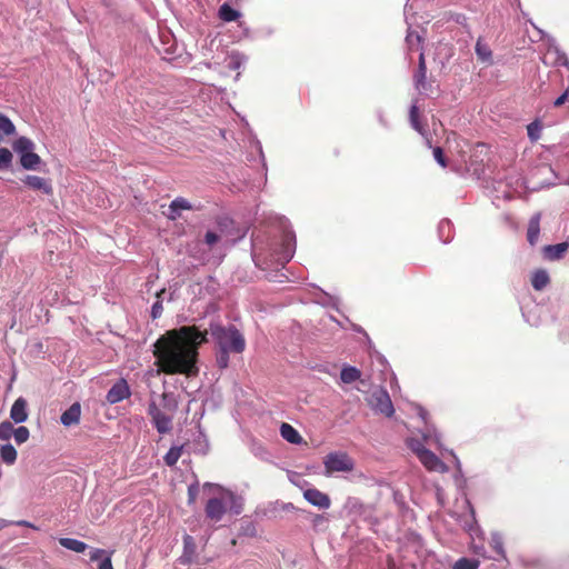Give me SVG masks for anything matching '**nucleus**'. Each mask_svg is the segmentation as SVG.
Returning a JSON list of instances; mask_svg holds the SVG:
<instances>
[{
    "label": "nucleus",
    "mask_w": 569,
    "mask_h": 569,
    "mask_svg": "<svg viewBox=\"0 0 569 569\" xmlns=\"http://www.w3.org/2000/svg\"><path fill=\"white\" fill-rule=\"evenodd\" d=\"M467 529H468L469 532H471L473 530V526L470 525V526L467 527Z\"/></svg>",
    "instance_id": "58"
},
{
    "label": "nucleus",
    "mask_w": 569,
    "mask_h": 569,
    "mask_svg": "<svg viewBox=\"0 0 569 569\" xmlns=\"http://www.w3.org/2000/svg\"><path fill=\"white\" fill-rule=\"evenodd\" d=\"M540 213H536L531 217L528 226L527 238L530 244H535L538 241L540 233Z\"/></svg>",
    "instance_id": "16"
},
{
    "label": "nucleus",
    "mask_w": 569,
    "mask_h": 569,
    "mask_svg": "<svg viewBox=\"0 0 569 569\" xmlns=\"http://www.w3.org/2000/svg\"><path fill=\"white\" fill-rule=\"evenodd\" d=\"M451 455H452V456H453V458L456 459V463H457V466L459 467L460 462H459L458 458H457L452 452H451Z\"/></svg>",
    "instance_id": "57"
},
{
    "label": "nucleus",
    "mask_w": 569,
    "mask_h": 569,
    "mask_svg": "<svg viewBox=\"0 0 569 569\" xmlns=\"http://www.w3.org/2000/svg\"><path fill=\"white\" fill-rule=\"evenodd\" d=\"M409 120H410L412 128L415 130H417L418 132L422 133V127L419 122L418 107L416 103H413L410 108Z\"/></svg>",
    "instance_id": "35"
},
{
    "label": "nucleus",
    "mask_w": 569,
    "mask_h": 569,
    "mask_svg": "<svg viewBox=\"0 0 569 569\" xmlns=\"http://www.w3.org/2000/svg\"><path fill=\"white\" fill-rule=\"evenodd\" d=\"M13 433V426L9 421H3L0 423V439L9 440Z\"/></svg>",
    "instance_id": "37"
},
{
    "label": "nucleus",
    "mask_w": 569,
    "mask_h": 569,
    "mask_svg": "<svg viewBox=\"0 0 569 569\" xmlns=\"http://www.w3.org/2000/svg\"><path fill=\"white\" fill-rule=\"evenodd\" d=\"M130 396V389L126 380L116 382L107 393V401L111 405L118 403Z\"/></svg>",
    "instance_id": "10"
},
{
    "label": "nucleus",
    "mask_w": 569,
    "mask_h": 569,
    "mask_svg": "<svg viewBox=\"0 0 569 569\" xmlns=\"http://www.w3.org/2000/svg\"><path fill=\"white\" fill-rule=\"evenodd\" d=\"M34 149V143L26 137H20L13 142V150L20 156Z\"/></svg>",
    "instance_id": "23"
},
{
    "label": "nucleus",
    "mask_w": 569,
    "mask_h": 569,
    "mask_svg": "<svg viewBox=\"0 0 569 569\" xmlns=\"http://www.w3.org/2000/svg\"><path fill=\"white\" fill-rule=\"evenodd\" d=\"M99 569H113L111 563V556H106L99 563Z\"/></svg>",
    "instance_id": "48"
},
{
    "label": "nucleus",
    "mask_w": 569,
    "mask_h": 569,
    "mask_svg": "<svg viewBox=\"0 0 569 569\" xmlns=\"http://www.w3.org/2000/svg\"><path fill=\"white\" fill-rule=\"evenodd\" d=\"M182 447H172L164 456V462L167 466L172 467L177 463L181 457Z\"/></svg>",
    "instance_id": "30"
},
{
    "label": "nucleus",
    "mask_w": 569,
    "mask_h": 569,
    "mask_svg": "<svg viewBox=\"0 0 569 569\" xmlns=\"http://www.w3.org/2000/svg\"><path fill=\"white\" fill-rule=\"evenodd\" d=\"M407 44L411 50L415 46H418L421 42V37L419 33L409 30L406 37Z\"/></svg>",
    "instance_id": "40"
},
{
    "label": "nucleus",
    "mask_w": 569,
    "mask_h": 569,
    "mask_svg": "<svg viewBox=\"0 0 569 569\" xmlns=\"http://www.w3.org/2000/svg\"><path fill=\"white\" fill-rule=\"evenodd\" d=\"M418 413H419V416L421 417L422 420H426L427 411L423 408L419 407L418 408Z\"/></svg>",
    "instance_id": "52"
},
{
    "label": "nucleus",
    "mask_w": 569,
    "mask_h": 569,
    "mask_svg": "<svg viewBox=\"0 0 569 569\" xmlns=\"http://www.w3.org/2000/svg\"><path fill=\"white\" fill-rule=\"evenodd\" d=\"M560 181L566 183V184H569V176L568 177H561Z\"/></svg>",
    "instance_id": "54"
},
{
    "label": "nucleus",
    "mask_w": 569,
    "mask_h": 569,
    "mask_svg": "<svg viewBox=\"0 0 569 569\" xmlns=\"http://www.w3.org/2000/svg\"><path fill=\"white\" fill-rule=\"evenodd\" d=\"M239 12L234 9H232L229 4L227 3H223L220 8H219V17L221 20L226 21V22H231V21H234L239 18Z\"/></svg>",
    "instance_id": "24"
},
{
    "label": "nucleus",
    "mask_w": 569,
    "mask_h": 569,
    "mask_svg": "<svg viewBox=\"0 0 569 569\" xmlns=\"http://www.w3.org/2000/svg\"><path fill=\"white\" fill-rule=\"evenodd\" d=\"M41 158L32 151L20 156V163L27 170H34L40 164Z\"/></svg>",
    "instance_id": "20"
},
{
    "label": "nucleus",
    "mask_w": 569,
    "mask_h": 569,
    "mask_svg": "<svg viewBox=\"0 0 569 569\" xmlns=\"http://www.w3.org/2000/svg\"><path fill=\"white\" fill-rule=\"evenodd\" d=\"M280 247L274 249L277 261L284 266L288 263L296 251V236L292 230H284L281 237Z\"/></svg>",
    "instance_id": "5"
},
{
    "label": "nucleus",
    "mask_w": 569,
    "mask_h": 569,
    "mask_svg": "<svg viewBox=\"0 0 569 569\" xmlns=\"http://www.w3.org/2000/svg\"><path fill=\"white\" fill-rule=\"evenodd\" d=\"M12 161V153L7 148H0V169L8 168Z\"/></svg>",
    "instance_id": "38"
},
{
    "label": "nucleus",
    "mask_w": 569,
    "mask_h": 569,
    "mask_svg": "<svg viewBox=\"0 0 569 569\" xmlns=\"http://www.w3.org/2000/svg\"><path fill=\"white\" fill-rule=\"evenodd\" d=\"M17 526H23V527H29V528H32V529H37V527L34 525H32L31 522L27 521V520H19L16 522Z\"/></svg>",
    "instance_id": "50"
},
{
    "label": "nucleus",
    "mask_w": 569,
    "mask_h": 569,
    "mask_svg": "<svg viewBox=\"0 0 569 569\" xmlns=\"http://www.w3.org/2000/svg\"><path fill=\"white\" fill-rule=\"evenodd\" d=\"M12 436L18 445H22L29 439L30 432L27 427L21 426L17 429L13 428Z\"/></svg>",
    "instance_id": "34"
},
{
    "label": "nucleus",
    "mask_w": 569,
    "mask_h": 569,
    "mask_svg": "<svg viewBox=\"0 0 569 569\" xmlns=\"http://www.w3.org/2000/svg\"><path fill=\"white\" fill-rule=\"evenodd\" d=\"M208 331L201 332L196 327L183 326L167 331L154 342L153 355L159 371L167 375H198V347L207 341Z\"/></svg>",
    "instance_id": "1"
},
{
    "label": "nucleus",
    "mask_w": 569,
    "mask_h": 569,
    "mask_svg": "<svg viewBox=\"0 0 569 569\" xmlns=\"http://www.w3.org/2000/svg\"><path fill=\"white\" fill-rule=\"evenodd\" d=\"M409 447L417 455L418 458L420 457L421 451L427 450V448H425L421 441L415 439H411L409 441Z\"/></svg>",
    "instance_id": "42"
},
{
    "label": "nucleus",
    "mask_w": 569,
    "mask_h": 569,
    "mask_svg": "<svg viewBox=\"0 0 569 569\" xmlns=\"http://www.w3.org/2000/svg\"><path fill=\"white\" fill-rule=\"evenodd\" d=\"M340 378L345 383H351L360 378V371L355 367H345L341 370Z\"/></svg>",
    "instance_id": "26"
},
{
    "label": "nucleus",
    "mask_w": 569,
    "mask_h": 569,
    "mask_svg": "<svg viewBox=\"0 0 569 569\" xmlns=\"http://www.w3.org/2000/svg\"><path fill=\"white\" fill-rule=\"evenodd\" d=\"M148 413L159 433H168L172 429V415L164 413L154 401L149 403Z\"/></svg>",
    "instance_id": "7"
},
{
    "label": "nucleus",
    "mask_w": 569,
    "mask_h": 569,
    "mask_svg": "<svg viewBox=\"0 0 569 569\" xmlns=\"http://www.w3.org/2000/svg\"><path fill=\"white\" fill-rule=\"evenodd\" d=\"M418 67H420V68H427V66H426V59H425V53H423V52H420V54H419V63H418Z\"/></svg>",
    "instance_id": "51"
},
{
    "label": "nucleus",
    "mask_w": 569,
    "mask_h": 569,
    "mask_svg": "<svg viewBox=\"0 0 569 569\" xmlns=\"http://www.w3.org/2000/svg\"><path fill=\"white\" fill-rule=\"evenodd\" d=\"M542 126L539 120H535L527 126V133L531 141H537L541 137Z\"/></svg>",
    "instance_id": "29"
},
{
    "label": "nucleus",
    "mask_w": 569,
    "mask_h": 569,
    "mask_svg": "<svg viewBox=\"0 0 569 569\" xmlns=\"http://www.w3.org/2000/svg\"><path fill=\"white\" fill-rule=\"evenodd\" d=\"M199 488L197 483L190 485L188 488V496H189V503H193L197 495H198Z\"/></svg>",
    "instance_id": "46"
},
{
    "label": "nucleus",
    "mask_w": 569,
    "mask_h": 569,
    "mask_svg": "<svg viewBox=\"0 0 569 569\" xmlns=\"http://www.w3.org/2000/svg\"><path fill=\"white\" fill-rule=\"evenodd\" d=\"M164 293H166L164 289L160 290L157 293V300H156V302L151 307V317L153 319H157V318H159L162 315L163 307H162L161 296L164 295Z\"/></svg>",
    "instance_id": "33"
},
{
    "label": "nucleus",
    "mask_w": 569,
    "mask_h": 569,
    "mask_svg": "<svg viewBox=\"0 0 569 569\" xmlns=\"http://www.w3.org/2000/svg\"><path fill=\"white\" fill-rule=\"evenodd\" d=\"M281 437L292 445H299L302 441V437L299 432L289 423L283 422L280 427Z\"/></svg>",
    "instance_id": "17"
},
{
    "label": "nucleus",
    "mask_w": 569,
    "mask_h": 569,
    "mask_svg": "<svg viewBox=\"0 0 569 569\" xmlns=\"http://www.w3.org/2000/svg\"><path fill=\"white\" fill-rule=\"evenodd\" d=\"M81 407L78 402L72 403L62 415L60 421L63 426L77 425L80 420Z\"/></svg>",
    "instance_id": "14"
},
{
    "label": "nucleus",
    "mask_w": 569,
    "mask_h": 569,
    "mask_svg": "<svg viewBox=\"0 0 569 569\" xmlns=\"http://www.w3.org/2000/svg\"><path fill=\"white\" fill-rule=\"evenodd\" d=\"M490 546L500 557L505 558L502 537L498 532L491 535Z\"/></svg>",
    "instance_id": "32"
},
{
    "label": "nucleus",
    "mask_w": 569,
    "mask_h": 569,
    "mask_svg": "<svg viewBox=\"0 0 569 569\" xmlns=\"http://www.w3.org/2000/svg\"><path fill=\"white\" fill-rule=\"evenodd\" d=\"M425 440L429 441L431 439H433V442L439 445L440 442V438H439V435L437 433L436 430H429L428 429V432L423 436Z\"/></svg>",
    "instance_id": "47"
},
{
    "label": "nucleus",
    "mask_w": 569,
    "mask_h": 569,
    "mask_svg": "<svg viewBox=\"0 0 569 569\" xmlns=\"http://www.w3.org/2000/svg\"><path fill=\"white\" fill-rule=\"evenodd\" d=\"M23 182L33 190H41L46 194L52 193V186L50 180L42 177L28 174L23 179Z\"/></svg>",
    "instance_id": "12"
},
{
    "label": "nucleus",
    "mask_w": 569,
    "mask_h": 569,
    "mask_svg": "<svg viewBox=\"0 0 569 569\" xmlns=\"http://www.w3.org/2000/svg\"><path fill=\"white\" fill-rule=\"evenodd\" d=\"M369 403L376 412L387 417H391L395 412L391 399L386 390L380 389L372 392Z\"/></svg>",
    "instance_id": "8"
},
{
    "label": "nucleus",
    "mask_w": 569,
    "mask_h": 569,
    "mask_svg": "<svg viewBox=\"0 0 569 569\" xmlns=\"http://www.w3.org/2000/svg\"><path fill=\"white\" fill-rule=\"evenodd\" d=\"M450 228H451V224H450V222L448 220H442L439 223V232L440 233L450 231Z\"/></svg>",
    "instance_id": "49"
},
{
    "label": "nucleus",
    "mask_w": 569,
    "mask_h": 569,
    "mask_svg": "<svg viewBox=\"0 0 569 569\" xmlns=\"http://www.w3.org/2000/svg\"><path fill=\"white\" fill-rule=\"evenodd\" d=\"M106 556H111L110 553H108L106 550L103 549H92L90 551V560L91 561H101Z\"/></svg>",
    "instance_id": "43"
},
{
    "label": "nucleus",
    "mask_w": 569,
    "mask_h": 569,
    "mask_svg": "<svg viewBox=\"0 0 569 569\" xmlns=\"http://www.w3.org/2000/svg\"><path fill=\"white\" fill-rule=\"evenodd\" d=\"M476 53L478 59L481 60L482 62H491V50L481 40H478L476 43Z\"/></svg>",
    "instance_id": "25"
},
{
    "label": "nucleus",
    "mask_w": 569,
    "mask_h": 569,
    "mask_svg": "<svg viewBox=\"0 0 569 569\" xmlns=\"http://www.w3.org/2000/svg\"><path fill=\"white\" fill-rule=\"evenodd\" d=\"M231 351L219 350L217 353V365L220 369H226L229 366V353Z\"/></svg>",
    "instance_id": "39"
},
{
    "label": "nucleus",
    "mask_w": 569,
    "mask_h": 569,
    "mask_svg": "<svg viewBox=\"0 0 569 569\" xmlns=\"http://www.w3.org/2000/svg\"><path fill=\"white\" fill-rule=\"evenodd\" d=\"M242 63H243V59L239 53H232L231 56H229V60H228L229 69L237 70L241 67Z\"/></svg>",
    "instance_id": "41"
},
{
    "label": "nucleus",
    "mask_w": 569,
    "mask_h": 569,
    "mask_svg": "<svg viewBox=\"0 0 569 569\" xmlns=\"http://www.w3.org/2000/svg\"><path fill=\"white\" fill-rule=\"evenodd\" d=\"M433 157H435L436 161L441 167H446L447 166L446 159H445V156H443V152H442L441 148L437 147V148L433 149Z\"/></svg>",
    "instance_id": "45"
},
{
    "label": "nucleus",
    "mask_w": 569,
    "mask_h": 569,
    "mask_svg": "<svg viewBox=\"0 0 569 569\" xmlns=\"http://www.w3.org/2000/svg\"><path fill=\"white\" fill-rule=\"evenodd\" d=\"M17 450L10 443L3 445L0 448V457L1 460L7 465H13L17 460Z\"/></svg>",
    "instance_id": "22"
},
{
    "label": "nucleus",
    "mask_w": 569,
    "mask_h": 569,
    "mask_svg": "<svg viewBox=\"0 0 569 569\" xmlns=\"http://www.w3.org/2000/svg\"><path fill=\"white\" fill-rule=\"evenodd\" d=\"M416 89L420 92L427 90V68L418 67L417 72L413 76Z\"/></svg>",
    "instance_id": "27"
},
{
    "label": "nucleus",
    "mask_w": 569,
    "mask_h": 569,
    "mask_svg": "<svg viewBox=\"0 0 569 569\" xmlns=\"http://www.w3.org/2000/svg\"><path fill=\"white\" fill-rule=\"evenodd\" d=\"M234 500L232 492L222 490L221 498H211L206 505V515L213 521H220L226 513L227 506Z\"/></svg>",
    "instance_id": "3"
},
{
    "label": "nucleus",
    "mask_w": 569,
    "mask_h": 569,
    "mask_svg": "<svg viewBox=\"0 0 569 569\" xmlns=\"http://www.w3.org/2000/svg\"><path fill=\"white\" fill-rule=\"evenodd\" d=\"M204 488H210V489H211V488H214V489H217V490H221V488H220V487L214 486V485H211V483H206V485H204Z\"/></svg>",
    "instance_id": "53"
},
{
    "label": "nucleus",
    "mask_w": 569,
    "mask_h": 569,
    "mask_svg": "<svg viewBox=\"0 0 569 569\" xmlns=\"http://www.w3.org/2000/svg\"><path fill=\"white\" fill-rule=\"evenodd\" d=\"M419 460L429 471L445 473L449 470L448 466L428 449L421 451Z\"/></svg>",
    "instance_id": "9"
},
{
    "label": "nucleus",
    "mask_w": 569,
    "mask_h": 569,
    "mask_svg": "<svg viewBox=\"0 0 569 569\" xmlns=\"http://www.w3.org/2000/svg\"><path fill=\"white\" fill-rule=\"evenodd\" d=\"M240 511H241V508H240V507H237V508L233 510V512H234V513H237V515H238V513H240Z\"/></svg>",
    "instance_id": "56"
},
{
    "label": "nucleus",
    "mask_w": 569,
    "mask_h": 569,
    "mask_svg": "<svg viewBox=\"0 0 569 569\" xmlns=\"http://www.w3.org/2000/svg\"><path fill=\"white\" fill-rule=\"evenodd\" d=\"M16 131L12 121L4 114L0 113V133L3 136H11Z\"/></svg>",
    "instance_id": "28"
},
{
    "label": "nucleus",
    "mask_w": 569,
    "mask_h": 569,
    "mask_svg": "<svg viewBox=\"0 0 569 569\" xmlns=\"http://www.w3.org/2000/svg\"><path fill=\"white\" fill-rule=\"evenodd\" d=\"M543 44L547 47L542 54V62L546 66H565L569 68V60L566 54L559 49L553 38L548 37L543 40Z\"/></svg>",
    "instance_id": "6"
},
{
    "label": "nucleus",
    "mask_w": 569,
    "mask_h": 569,
    "mask_svg": "<svg viewBox=\"0 0 569 569\" xmlns=\"http://www.w3.org/2000/svg\"><path fill=\"white\" fill-rule=\"evenodd\" d=\"M220 239V236L217 234L216 232L213 231H208L204 236V242L209 246V247H212L214 243L218 242V240Z\"/></svg>",
    "instance_id": "44"
},
{
    "label": "nucleus",
    "mask_w": 569,
    "mask_h": 569,
    "mask_svg": "<svg viewBox=\"0 0 569 569\" xmlns=\"http://www.w3.org/2000/svg\"><path fill=\"white\" fill-rule=\"evenodd\" d=\"M209 332L219 350L241 353L246 348L243 336L233 326L223 327L219 323H211Z\"/></svg>",
    "instance_id": "2"
},
{
    "label": "nucleus",
    "mask_w": 569,
    "mask_h": 569,
    "mask_svg": "<svg viewBox=\"0 0 569 569\" xmlns=\"http://www.w3.org/2000/svg\"><path fill=\"white\" fill-rule=\"evenodd\" d=\"M542 170H546V171H551V168L549 167H543Z\"/></svg>",
    "instance_id": "59"
},
{
    "label": "nucleus",
    "mask_w": 569,
    "mask_h": 569,
    "mask_svg": "<svg viewBox=\"0 0 569 569\" xmlns=\"http://www.w3.org/2000/svg\"><path fill=\"white\" fill-rule=\"evenodd\" d=\"M327 473L350 472L355 468L353 460L345 452H331L323 461Z\"/></svg>",
    "instance_id": "4"
},
{
    "label": "nucleus",
    "mask_w": 569,
    "mask_h": 569,
    "mask_svg": "<svg viewBox=\"0 0 569 569\" xmlns=\"http://www.w3.org/2000/svg\"><path fill=\"white\" fill-rule=\"evenodd\" d=\"M190 209H192L191 203L187 199L178 197L170 203L168 217L171 220H176L180 216L181 210Z\"/></svg>",
    "instance_id": "15"
},
{
    "label": "nucleus",
    "mask_w": 569,
    "mask_h": 569,
    "mask_svg": "<svg viewBox=\"0 0 569 569\" xmlns=\"http://www.w3.org/2000/svg\"><path fill=\"white\" fill-rule=\"evenodd\" d=\"M567 242H561L545 248V256L549 260H559L568 249Z\"/></svg>",
    "instance_id": "18"
},
{
    "label": "nucleus",
    "mask_w": 569,
    "mask_h": 569,
    "mask_svg": "<svg viewBox=\"0 0 569 569\" xmlns=\"http://www.w3.org/2000/svg\"><path fill=\"white\" fill-rule=\"evenodd\" d=\"M303 497L309 503L320 509H328L331 503L329 496L316 488L305 490Z\"/></svg>",
    "instance_id": "11"
},
{
    "label": "nucleus",
    "mask_w": 569,
    "mask_h": 569,
    "mask_svg": "<svg viewBox=\"0 0 569 569\" xmlns=\"http://www.w3.org/2000/svg\"><path fill=\"white\" fill-rule=\"evenodd\" d=\"M549 281L550 279L548 272L542 269L535 271L531 278V284L538 291L543 290Z\"/></svg>",
    "instance_id": "19"
},
{
    "label": "nucleus",
    "mask_w": 569,
    "mask_h": 569,
    "mask_svg": "<svg viewBox=\"0 0 569 569\" xmlns=\"http://www.w3.org/2000/svg\"><path fill=\"white\" fill-rule=\"evenodd\" d=\"M2 139H3V137H2V134L0 133V142L2 141Z\"/></svg>",
    "instance_id": "60"
},
{
    "label": "nucleus",
    "mask_w": 569,
    "mask_h": 569,
    "mask_svg": "<svg viewBox=\"0 0 569 569\" xmlns=\"http://www.w3.org/2000/svg\"><path fill=\"white\" fill-rule=\"evenodd\" d=\"M59 543L66 549L78 553L86 551V549L88 548V546L83 541L73 538H60Z\"/></svg>",
    "instance_id": "21"
},
{
    "label": "nucleus",
    "mask_w": 569,
    "mask_h": 569,
    "mask_svg": "<svg viewBox=\"0 0 569 569\" xmlns=\"http://www.w3.org/2000/svg\"><path fill=\"white\" fill-rule=\"evenodd\" d=\"M191 540H192V538H191L190 536H187V537L184 538V542H186V543H188V542H189V541H191Z\"/></svg>",
    "instance_id": "55"
},
{
    "label": "nucleus",
    "mask_w": 569,
    "mask_h": 569,
    "mask_svg": "<svg viewBox=\"0 0 569 569\" xmlns=\"http://www.w3.org/2000/svg\"><path fill=\"white\" fill-rule=\"evenodd\" d=\"M479 565L480 562L477 559L460 558L456 561L452 569H478Z\"/></svg>",
    "instance_id": "31"
},
{
    "label": "nucleus",
    "mask_w": 569,
    "mask_h": 569,
    "mask_svg": "<svg viewBox=\"0 0 569 569\" xmlns=\"http://www.w3.org/2000/svg\"><path fill=\"white\" fill-rule=\"evenodd\" d=\"M10 418L16 423H22L28 419L27 401L22 397L18 398L10 410Z\"/></svg>",
    "instance_id": "13"
},
{
    "label": "nucleus",
    "mask_w": 569,
    "mask_h": 569,
    "mask_svg": "<svg viewBox=\"0 0 569 569\" xmlns=\"http://www.w3.org/2000/svg\"><path fill=\"white\" fill-rule=\"evenodd\" d=\"M161 400H162V406L164 408H167L171 413H173L176 411L178 403L172 393H167V392L162 393Z\"/></svg>",
    "instance_id": "36"
}]
</instances>
